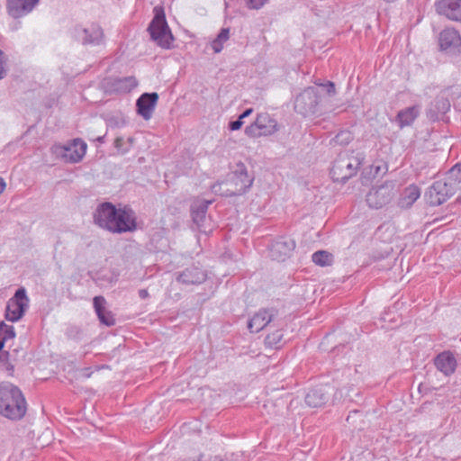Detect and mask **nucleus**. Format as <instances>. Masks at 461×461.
Listing matches in <instances>:
<instances>
[{"instance_id": "nucleus-9", "label": "nucleus", "mask_w": 461, "mask_h": 461, "mask_svg": "<svg viewBox=\"0 0 461 461\" xmlns=\"http://www.w3.org/2000/svg\"><path fill=\"white\" fill-rule=\"evenodd\" d=\"M29 306V298L26 290L21 287L16 290L13 298H11L6 305L5 319L14 322L22 319L26 309Z\"/></svg>"}, {"instance_id": "nucleus-44", "label": "nucleus", "mask_w": 461, "mask_h": 461, "mask_svg": "<svg viewBox=\"0 0 461 461\" xmlns=\"http://www.w3.org/2000/svg\"><path fill=\"white\" fill-rule=\"evenodd\" d=\"M5 187V182L2 177H0V194L3 193Z\"/></svg>"}, {"instance_id": "nucleus-34", "label": "nucleus", "mask_w": 461, "mask_h": 461, "mask_svg": "<svg viewBox=\"0 0 461 461\" xmlns=\"http://www.w3.org/2000/svg\"><path fill=\"white\" fill-rule=\"evenodd\" d=\"M246 5L249 9L258 10L262 8L268 0H245Z\"/></svg>"}, {"instance_id": "nucleus-10", "label": "nucleus", "mask_w": 461, "mask_h": 461, "mask_svg": "<svg viewBox=\"0 0 461 461\" xmlns=\"http://www.w3.org/2000/svg\"><path fill=\"white\" fill-rule=\"evenodd\" d=\"M53 149L54 153L62 158L65 162L77 163L85 156L86 144L80 140H75L71 145H56Z\"/></svg>"}, {"instance_id": "nucleus-21", "label": "nucleus", "mask_w": 461, "mask_h": 461, "mask_svg": "<svg viewBox=\"0 0 461 461\" xmlns=\"http://www.w3.org/2000/svg\"><path fill=\"white\" fill-rule=\"evenodd\" d=\"M95 311L98 316L99 321L106 326H113L115 320L111 312L105 309L106 301L103 296H95L93 300Z\"/></svg>"}, {"instance_id": "nucleus-37", "label": "nucleus", "mask_w": 461, "mask_h": 461, "mask_svg": "<svg viewBox=\"0 0 461 461\" xmlns=\"http://www.w3.org/2000/svg\"><path fill=\"white\" fill-rule=\"evenodd\" d=\"M318 86H323L326 88L327 94L329 95H334L336 93L335 85L331 81H328L326 84L316 83Z\"/></svg>"}, {"instance_id": "nucleus-16", "label": "nucleus", "mask_w": 461, "mask_h": 461, "mask_svg": "<svg viewBox=\"0 0 461 461\" xmlns=\"http://www.w3.org/2000/svg\"><path fill=\"white\" fill-rule=\"evenodd\" d=\"M277 311L274 308L259 310L248 322L250 332H259L276 315Z\"/></svg>"}, {"instance_id": "nucleus-30", "label": "nucleus", "mask_w": 461, "mask_h": 461, "mask_svg": "<svg viewBox=\"0 0 461 461\" xmlns=\"http://www.w3.org/2000/svg\"><path fill=\"white\" fill-rule=\"evenodd\" d=\"M332 140L339 145H347L352 140V135L348 131H342L339 132Z\"/></svg>"}, {"instance_id": "nucleus-8", "label": "nucleus", "mask_w": 461, "mask_h": 461, "mask_svg": "<svg viewBox=\"0 0 461 461\" xmlns=\"http://www.w3.org/2000/svg\"><path fill=\"white\" fill-rule=\"evenodd\" d=\"M395 184L386 181L383 185L373 187L366 194V203L369 207L379 209L388 204L395 194Z\"/></svg>"}, {"instance_id": "nucleus-13", "label": "nucleus", "mask_w": 461, "mask_h": 461, "mask_svg": "<svg viewBox=\"0 0 461 461\" xmlns=\"http://www.w3.org/2000/svg\"><path fill=\"white\" fill-rule=\"evenodd\" d=\"M41 0H6L8 14L14 18H22L33 11Z\"/></svg>"}, {"instance_id": "nucleus-19", "label": "nucleus", "mask_w": 461, "mask_h": 461, "mask_svg": "<svg viewBox=\"0 0 461 461\" xmlns=\"http://www.w3.org/2000/svg\"><path fill=\"white\" fill-rule=\"evenodd\" d=\"M211 203L212 201L203 199H197L192 203L190 208L191 216L194 223L198 229H201L203 226L206 220L207 210Z\"/></svg>"}, {"instance_id": "nucleus-39", "label": "nucleus", "mask_w": 461, "mask_h": 461, "mask_svg": "<svg viewBox=\"0 0 461 461\" xmlns=\"http://www.w3.org/2000/svg\"><path fill=\"white\" fill-rule=\"evenodd\" d=\"M79 372H80V375L85 378H89L93 374L91 367H84V368L80 369Z\"/></svg>"}, {"instance_id": "nucleus-6", "label": "nucleus", "mask_w": 461, "mask_h": 461, "mask_svg": "<svg viewBox=\"0 0 461 461\" xmlns=\"http://www.w3.org/2000/svg\"><path fill=\"white\" fill-rule=\"evenodd\" d=\"M154 11L155 15L149 24L148 32L151 40L159 47L170 49L174 37L167 23L165 13L162 9L157 7Z\"/></svg>"}, {"instance_id": "nucleus-15", "label": "nucleus", "mask_w": 461, "mask_h": 461, "mask_svg": "<svg viewBox=\"0 0 461 461\" xmlns=\"http://www.w3.org/2000/svg\"><path fill=\"white\" fill-rule=\"evenodd\" d=\"M158 100V95L156 92L144 93L136 101L137 113L143 119L151 118Z\"/></svg>"}, {"instance_id": "nucleus-36", "label": "nucleus", "mask_w": 461, "mask_h": 461, "mask_svg": "<svg viewBox=\"0 0 461 461\" xmlns=\"http://www.w3.org/2000/svg\"><path fill=\"white\" fill-rule=\"evenodd\" d=\"M6 58L5 53L0 50V79L6 76V70L5 65L6 64Z\"/></svg>"}, {"instance_id": "nucleus-11", "label": "nucleus", "mask_w": 461, "mask_h": 461, "mask_svg": "<svg viewBox=\"0 0 461 461\" xmlns=\"http://www.w3.org/2000/svg\"><path fill=\"white\" fill-rule=\"evenodd\" d=\"M74 37L83 45H99L104 41V32L95 23H92L86 28L77 26L74 29Z\"/></svg>"}, {"instance_id": "nucleus-35", "label": "nucleus", "mask_w": 461, "mask_h": 461, "mask_svg": "<svg viewBox=\"0 0 461 461\" xmlns=\"http://www.w3.org/2000/svg\"><path fill=\"white\" fill-rule=\"evenodd\" d=\"M124 139L122 137H117L114 140L115 149L122 154H125L129 151V147H123Z\"/></svg>"}, {"instance_id": "nucleus-25", "label": "nucleus", "mask_w": 461, "mask_h": 461, "mask_svg": "<svg viewBox=\"0 0 461 461\" xmlns=\"http://www.w3.org/2000/svg\"><path fill=\"white\" fill-rule=\"evenodd\" d=\"M419 115V109L416 106L407 107L400 111L397 120L401 128L411 125Z\"/></svg>"}, {"instance_id": "nucleus-32", "label": "nucleus", "mask_w": 461, "mask_h": 461, "mask_svg": "<svg viewBox=\"0 0 461 461\" xmlns=\"http://www.w3.org/2000/svg\"><path fill=\"white\" fill-rule=\"evenodd\" d=\"M66 336L69 339H79L81 338V330L79 327L75 325L68 326L66 330Z\"/></svg>"}, {"instance_id": "nucleus-41", "label": "nucleus", "mask_w": 461, "mask_h": 461, "mask_svg": "<svg viewBox=\"0 0 461 461\" xmlns=\"http://www.w3.org/2000/svg\"><path fill=\"white\" fill-rule=\"evenodd\" d=\"M252 111H253V110H252V108H248V109H246V110H245V111H244V112H243L240 116H239V118H240V120H243L244 118H246V117L249 116V115L251 114Z\"/></svg>"}, {"instance_id": "nucleus-38", "label": "nucleus", "mask_w": 461, "mask_h": 461, "mask_svg": "<svg viewBox=\"0 0 461 461\" xmlns=\"http://www.w3.org/2000/svg\"><path fill=\"white\" fill-rule=\"evenodd\" d=\"M242 124H243L242 120L238 118L236 121H232L229 123V129L230 131H237L241 128Z\"/></svg>"}, {"instance_id": "nucleus-17", "label": "nucleus", "mask_w": 461, "mask_h": 461, "mask_svg": "<svg viewBox=\"0 0 461 461\" xmlns=\"http://www.w3.org/2000/svg\"><path fill=\"white\" fill-rule=\"evenodd\" d=\"M439 45L444 50H460L461 37L458 32L453 28H447L439 34Z\"/></svg>"}, {"instance_id": "nucleus-33", "label": "nucleus", "mask_w": 461, "mask_h": 461, "mask_svg": "<svg viewBox=\"0 0 461 461\" xmlns=\"http://www.w3.org/2000/svg\"><path fill=\"white\" fill-rule=\"evenodd\" d=\"M245 133L249 137H260L262 136L258 125H257V122L255 121L254 123L250 124L249 126H247L245 129Z\"/></svg>"}, {"instance_id": "nucleus-48", "label": "nucleus", "mask_w": 461, "mask_h": 461, "mask_svg": "<svg viewBox=\"0 0 461 461\" xmlns=\"http://www.w3.org/2000/svg\"><path fill=\"white\" fill-rule=\"evenodd\" d=\"M113 123H114L115 125H119L118 122H116V121H113Z\"/></svg>"}, {"instance_id": "nucleus-31", "label": "nucleus", "mask_w": 461, "mask_h": 461, "mask_svg": "<svg viewBox=\"0 0 461 461\" xmlns=\"http://www.w3.org/2000/svg\"><path fill=\"white\" fill-rule=\"evenodd\" d=\"M283 338L281 330H276L275 332L268 334L266 337V342L272 347H278Z\"/></svg>"}, {"instance_id": "nucleus-23", "label": "nucleus", "mask_w": 461, "mask_h": 461, "mask_svg": "<svg viewBox=\"0 0 461 461\" xmlns=\"http://www.w3.org/2000/svg\"><path fill=\"white\" fill-rule=\"evenodd\" d=\"M449 109V100L444 95H438L431 103L428 113L430 118H438V115L445 114Z\"/></svg>"}, {"instance_id": "nucleus-29", "label": "nucleus", "mask_w": 461, "mask_h": 461, "mask_svg": "<svg viewBox=\"0 0 461 461\" xmlns=\"http://www.w3.org/2000/svg\"><path fill=\"white\" fill-rule=\"evenodd\" d=\"M312 259L316 265L326 267L332 264L333 257L326 250H318L312 254Z\"/></svg>"}, {"instance_id": "nucleus-45", "label": "nucleus", "mask_w": 461, "mask_h": 461, "mask_svg": "<svg viewBox=\"0 0 461 461\" xmlns=\"http://www.w3.org/2000/svg\"><path fill=\"white\" fill-rule=\"evenodd\" d=\"M96 140L103 143L104 141V136H100L96 138Z\"/></svg>"}, {"instance_id": "nucleus-20", "label": "nucleus", "mask_w": 461, "mask_h": 461, "mask_svg": "<svg viewBox=\"0 0 461 461\" xmlns=\"http://www.w3.org/2000/svg\"><path fill=\"white\" fill-rule=\"evenodd\" d=\"M434 364L445 375H452L456 368V360L450 351L438 354L434 359Z\"/></svg>"}, {"instance_id": "nucleus-2", "label": "nucleus", "mask_w": 461, "mask_h": 461, "mask_svg": "<svg viewBox=\"0 0 461 461\" xmlns=\"http://www.w3.org/2000/svg\"><path fill=\"white\" fill-rule=\"evenodd\" d=\"M461 188V164L452 167L443 177L436 180L425 192L424 197L430 206H438Z\"/></svg>"}, {"instance_id": "nucleus-40", "label": "nucleus", "mask_w": 461, "mask_h": 461, "mask_svg": "<svg viewBox=\"0 0 461 461\" xmlns=\"http://www.w3.org/2000/svg\"><path fill=\"white\" fill-rule=\"evenodd\" d=\"M372 168L375 170V176H379L382 171L384 173L385 170H387L386 165L373 166Z\"/></svg>"}, {"instance_id": "nucleus-12", "label": "nucleus", "mask_w": 461, "mask_h": 461, "mask_svg": "<svg viewBox=\"0 0 461 461\" xmlns=\"http://www.w3.org/2000/svg\"><path fill=\"white\" fill-rule=\"evenodd\" d=\"M294 249L295 242L293 239L280 237L271 244L269 254L273 260L285 261L290 257Z\"/></svg>"}, {"instance_id": "nucleus-24", "label": "nucleus", "mask_w": 461, "mask_h": 461, "mask_svg": "<svg viewBox=\"0 0 461 461\" xmlns=\"http://www.w3.org/2000/svg\"><path fill=\"white\" fill-rule=\"evenodd\" d=\"M328 393L323 388H313L305 396V402L308 406L317 408L326 403Z\"/></svg>"}, {"instance_id": "nucleus-46", "label": "nucleus", "mask_w": 461, "mask_h": 461, "mask_svg": "<svg viewBox=\"0 0 461 461\" xmlns=\"http://www.w3.org/2000/svg\"><path fill=\"white\" fill-rule=\"evenodd\" d=\"M128 141L131 144V143H132V141H133V139H132V138H129V139H128Z\"/></svg>"}, {"instance_id": "nucleus-7", "label": "nucleus", "mask_w": 461, "mask_h": 461, "mask_svg": "<svg viewBox=\"0 0 461 461\" xmlns=\"http://www.w3.org/2000/svg\"><path fill=\"white\" fill-rule=\"evenodd\" d=\"M320 104L319 91L314 86L303 89L294 99V111L303 117L312 116L318 113Z\"/></svg>"}, {"instance_id": "nucleus-49", "label": "nucleus", "mask_w": 461, "mask_h": 461, "mask_svg": "<svg viewBox=\"0 0 461 461\" xmlns=\"http://www.w3.org/2000/svg\"><path fill=\"white\" fill-rule=\"evenodd\" d=\"M113 123H114L115 125H119L118 122H116V121H113Z\"/></svg>"}, {"instance_id": "nucleus-1", "label": "nucleus", "mask_w": 461, "mask_h": 461, "mask_svg": "<svg viewBox=\"0 0 461 461\" xmlns=\"http://www.w3.org/2000/svg\"><path fill=\"white\" fill-rule=\"evenodd\" d=\"M93 218L95 224L112 233L121 234L137 230L136 214L127 206L117 209L110 202L102 203L94 212Z\"/></svg>"}, {"instance_id": "nucleus-5", "label": "nucleus", "mask_w": 461, "mask_h": 461, "mask_svg": "<svg viewBox=\"0 0 461 461\" xmlns=\"http://www.w3.org/2000/svg\"><path fill=\"white\" fill-rule=\"evenodd\" d=\"M363 156L353 151H345L338 155L330 169V175L334 182H346L355 176L362 164Z\"/></svg>"}, {"instance_id": "nucleus-14", "label": "nucleus", "mask_w": 461, "mask_h": 461, "mask_svg": "<svg viewBox=\"0 0 461 461\" xmlns=\"http://www.w3.org/2000/svg\"><path fill=\"white\" fill-rule=\"evenodd\" d=\"M435 7L438 14L461 22V0H438Z\"/></svg>"}, {"instance_id": "nucleus-4", "label": "nucleus", "mask_w": 461, "mask_h": 461, "mask_svg": "<svg viewBox=\"0 0 461 461\" xmlns=\"http://www.w3.org/2000/svg\"><path fill=\"white\" fill-rule=\"evenodd\" d=\"M252 183L253 178L248 175L245 165L240 163L236 170L230 173L224 180L212 185V191L225 197L241 195L252 185Z\"/></svg>"}, {"instance_id": "nucleus-42", "label": "nucleus", "mask_w": 461, "mask_h": 461, "mask_svg": "<svg viewBox=\"0 0 461 461\" xmlns=\"http://www.w3.org/2000/svg\"><path fill=\"white\" fill-rule=\"evenodd\" d=\"M139 296L140 299H147L149 294V292L146 290V289H140L139 290Z\"/></svg>"}, {"instance_id": "nucleus-18", "label": "nucleus", "mask_w": 461, "mask_h": 461, "mask_svg": "<svg viewBox=\"0 0 461 461\" xmlns=\"http://www.w3.org/2000/svg\"><path fill=\"white\" fill-rule=\"evenodd\" d=\"M206 274L197 267H186L177 275L176 280L184 285H199L204 282Z\"/></svg>"}, {"instance_id": "nucleus-26", "label": "nucleus", "mask_w": 461, "mask_h": 461, "mask_svg": "<svg viewBox=\"0 0 461 461\" xmlns=\"http://www.w3.org/2000/svg\"><path fill=\"white\" fill-rule=\"evenodd\" d=\"M230 38V28H222L217 37L211 42V47L215 53H220L223 49V44Z\"/></svg>"}, {"instance_id": "nucleus-3", "label": "nucleus", "mask_w": 461, "mask_h": 461, "mask_svg": "<svg viewBox=\"0 0 461 461\" xmlns=\"http://www.w3.org/2000/svg\"><path fill=\"white\" fill-rule=\"evenodd\" d=\"M27 402L21 389L9 382L0 383V414L11 420H22Z\"/></svg>"}, {"instance_id": "nucleus-47", "label": "nucleus", "mask_w": 461, "mask_h": 461, "mask_svg": "<svg viewBox=\"0 0 461 461\" xmlns=\"http://www.w3.org/2000/svg\"><path fill=\"white\" fill-rule=\"evenodd\" d=\"M384 1H385V2H387V3H393V2H394L395 0H384Z\"/></svg>"}, {"instance_id": "nucleus-28", "label": "nucleus", "mask_w": 461, "mask_h": 461, "mask_svg": "<svg viewBox=\"0 0 461 461\" xmlns=\"http://www.w3.org/2000/svg\"><path fill=\"white\" fill-rule=\"evenodd\" d=\"M420 195V188L417 185H411L404 189L402 194L403 203L407 206H411L417 201Z\"/></svg>"}, {"instance_id": "nucleus-27", "label": "nucleus", "mask_w": 461, "mask_h": 461, "mask_svg": "<svg viewBox=\"0 0 461 461\" xmlns=\"http://www.w3.org/2000/svg\"><path fill=\"white\" fill-rule=\"evenodd\" d=\"M14 337V326L7 325L5 321H0V351L4 348L5 344Z\"/></svg>"}, {"instance_id": "nucleus-22", "label": "nucleus", "mask_w": 461, "mask_h": 461, "mask_svg": "<svg viewBox=\"0 0 461 461\" xmlns=\"http://www.w3.org/2000/svg\"><path fill=\"white\" fill-rule=\"evenodd\" d=\"M256 122L262 136L272 135L278 130L277 122L267 113L258 114Z\"/></svg>"}, {"instance_id": "nucleus-43", "label": "nucleus", "mask_w": 461, "mask_h": 461, "mask_svg": "<svg viewBox=\"0 0 461 461\" xmlns=\"http://www.w3.org/2000/svg\"><path fill=\"white\" fill-rule=\"evenodd\" d=\"M123 82H129V83H131V86L136 85L135 79L133 77H125L123 79L119 80V83H123Z\"/></svg>"}]
</instances>
